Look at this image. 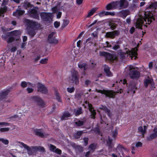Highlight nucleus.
Returning <instances> with one entry per match:
<instances>
[{
    "label": "nucleus",
    "mask_w": 157,
    "mask_h": 157,
    "mask_svg": "<svg viewBox=\"0 0 157 157\" xmlns=\"http://www.w3.org/2000/svg\"><path fill=\"white\" fill-rule=\"evenodd\" d=\"M91 153V151L90 150L89 151L87 152L85 155V156L86 157H88L89 156V155Z\"/></svg>",
    "instance_id": "obj_63"
},
{
    "label": "nucleus",
    "mask_w": 157,
    "mask_h": 157,
    "mask_svg": "<svg viewBox=\"0 0 157 157\" xmlns=\"http://www.w3.org/2000/svg\"><path fill=\"white\" fill-rule=\"evenodd\" d=\"M21 86L23 88H25L27 86V82L25 81L22 82L21 84Z\"/></svg>",
    "instance_id": "obj_50"
},
{
    "label": "nucleus",
    "mask_w": 157,
    "mask_h": 157,
    "mask_svg": "<svg viewBox=\"0 0 157 157\" xmlns=\"http://www.w3.org/2000/svg\"><path fill=\"white\" fill-rule=\"evenodd\" d=\"M117 6L119 5L120 9H125L127 8L128 6V2L127 0H120L119 1H117Z\"/></svg>",
    "instance_id": "obj_10"
},
{
    "label": "nucleus",
    "mask_w": 157,
    "mask_h": 157,
    "mask_svg": "<svg viewBox=\"0 0 157 157\" xmlns=\"http://www.w3.org/2000/svg\"><path fill=\"white\" fill-rule=\"evenodd\" d=\"M21 34V32L19 30H14L10 32L6 33L4 35H3L2 36V39L4 40L7 39V36H19Z\"/></svg>",
    "instance_id": "obj_7"
},
{
    "label": "nucleus",
    "mask_w": 157,
    "mask_h": 157,
    "mask_svg": "<svg viewBox=\"0 0 157 157\" xmlns=\"http://www.w3.org/2000/svg\"><path fill=\"white\" fill-rule=\"evenodd\" d=\"M113 140L109 136L108 137V140L107 141V144L109 147V151L111 150L113 146V144L112 143Z\"/></svg>",
    "instance_id": "obj_27"
},
{
    "label": "nucleus",
    "mask_w": 157,
    "mask_h": 157,
    "mask_svg": "<svg viewBox=\"0 0 157 157\" xmlns=\"http://www.w3.org/2000/svg\"><path fill=\"white\" fill-rule=\"evenodd\" d=\"M75 89L74 87L71 88H68L67 89V91L69 93H72L75 90Z\"/></svg>",
    "instance_id": "obj_48"
},
{
    "label": "nucleus",
    "mask_w": 157,
    "mask_h": 157,
    "mask_svg": "<svg viewBox=\"0 0 157 157\" xmlns=\"http://www.w3.org/2000/svg\"><path fill=\"white\" fill-rule=\"evenodd\" d=\"M99 55L105 57L107 59L113 61L117 59V57L114 55L106 52H100Z\"/></svg>",
    "instance_id": "obj_6"
},
{
    "label": "nucleus",
    "mask_w": 157,
    "mask_h": 157,
    "mask_svg": "<svg viewBox=\"0 0 157 157\" xmlns=\"http://www.w3.org/2000/svg\"><path fill=\"white\" fill-rule=\"evenodd\" d=\"M78 75V72L76 71L73 70L71 71V79L76 85H77L79 83V77Z\"/></svg>",
    "instance_id": "obj_8"
},
{
    "label": "nucleus",
    "mask_w": 157,
    "mask_h": 157,
    "mask_svg": "<svg viewBox=\"0 0 157 157\" xmlns=\"http://www.w3.org/2000/svg\"><path fill=\"white\" fill-rule=\"evenodd\" d=\"M83 147L79 145H78L76 146V149L78 152H82L83 150Z\"/></svg>",
    "instance_id": "obj_42"
},
{
    "label": "nucleus",
    "mask_w": 157,
    "mask_h": 157,
    "mask_svg": "<svg viewBox=\"0 0 157 157\" xmlns=\"http://www.w3.org/2000/svg\"><path fill=\"white\" fill-rule=\"evenodd\" d=\"M104 71L107 76H111L112 74L110 71L109 67L106 65H105L104 67Z\"/></svg>",
    "instance_id": "obj_26"
},
{
    "label": "nucleus",
    "mask_w": 157,
    "mask_h": 157,
    "mask_svg": "<svg viewBox=\"0 0 157 157\" xmlns=\"http://www.w3.org/2000/svg\"><path fill=\"white\" fill-rule=\"evenodd\" d=\"M120 48V46L118 45H116L114 46L113 47V49L114 50L119 49Z\"/></svg>",
    "instance_id": "obj_56"
},
{
    "label": "nucleus",
    "mask_w": 157,
    "mask_h": 157,
    "mask_svg": "<svg viewBox=\"0 0 157 157\" xmlns=\"http://www.w3.org/2000/svg\"><path fill=\"white\" fill-rule=\"evenodd\" d=\"M7 10V8L6 7H4L3 8H1L0 9V17L2 16L4 17V16L3 14Z\"/></svg>",
    "instance_id": "obj_35"
},
{
    "label": "nucleus",
    "mask_w": 157,
    "mask_h": 157,
    "mask_svg": "<svg viewBox=\"0 0 157 157\" xmlns=\"http://www.w3.org/2000/svg\"><path fill=\"white\" fill-rule=\"evenodd\" d=\"M142 143L140 142H139L136 143V147H141L142 146Z\"/></svg>",
    "instance_id": "obj_59"
},
{
    "label": "nucleus",
    "mask_w": 157,
    "mask_h": 157,
    "mask_svg": "<svg viewBox=\"0 0 157 157\" xmlns=\"http://www.w3.org/2000/svg\"><path fill=\"white\" fill-rule=\"evenodd\" d=\"M96 145L95 144H92L90 145L89 148L90 149V150L91 151V153L94 151L96 148Z\"/></svg>",
    "instance_id": "obj_38"
},
{
    "label": "nucleus",
    "mask_w": 157,
    "mask_h": 157,
    "mask_svg": "<svg viewBox=\"0 0 157 157\" xmlns=\"http://www.w3.org/2000/svg\"><path fill=\"white\" fill-rule=\"evenodd\" d=\"M117 149H121L122 148L124 149V148L123 146L122 145L119 144L117 146Z\"/></svg>",
    "instance_id": "obj_62"
},
{
    "label": "nucleus",
    "mask_w": 157,
    "mask_h": 157,
    "mask_svg": "<svg viewBox=\"0 0 157 157\" xmlns=\"http://www.w3.org/2000/svg\"><path fill=\"white\" fill-rule=\"evenodd\" d=\"M31 147L33 149V151H34V153L38 151V146H32Z\"/></svg>",
    "instance_id": "obj_49"
},
{
    "label": "nucleus",
    "mask_w": 157,
    "mask_h": 157,
    "mask_svg": "<svg viewBox=\"0 0 157 157\" xmlns=\"http://www.w3.org/2000/svg\"><path fill=\"white\" fill-rule=\"evenodd\" d=\"M120 32L119 30H115L113 31L107 32L105 35L106 38H109L111 39H113L115 36H118Z\"/></svg>",
    "instance_id": "obj_9"
},
{
    "label": "nucleus",
    "mask_w": 157,
    "mask_h": 157,
    "mask_svg": "<svg viewBox=\"0 0 157 157\" xmlns=\"http://www.w3.org/2000/svg\"><path fill=\"white\" fill-rule=\"evenodd\" d=\"M71 114L68 112H65L63 114V115L61 117V119L62 120L66 119L67 118L70 117Z\"/></svg>",
    "instance_id": "obj_28"
},
{
    "label": "nucleus",
    "mask_w": 157,
    "mask_h": 157,
    "mask_svg": "<svg viewBox=\"0 0 157 157\" xmlns=\"http://www.w3.org/2000/svg\"><path fill=\"white\" fill-rule=\"evenodd\" d=\"M51 14L50 13L43 12L40 13L41 17L46 21H49L51 20Z\"/></svg>",
    "instance_id": "obj_15"
},
{
    "label": "nucleus",
    "mask_w": 157,
    "mask_h": 157,
    "mask_svg": "<svg viewBox=\"0 0 157 157\" xmlns=\"http://www.w3.org/2000/svg\"><path fill=\"white\" fill-rule=\"evenodd\" d=\"M34 132L36 135L41 137L44 136V132L41 129H36L34 130Z\"/></svg>",
    "instance_id": "obj_23"
},
{
    "label": "nucleus",
    "mask_w": 157,
    "mask_h": 157,
    "mask_svg": "<svg viewBox=\"0 0 157 157\" xmlns=\"http://www.w3.org/2000/svg\"><path fill=\"white\" fill-rule=\"evenodd\" d=\"M106 44L105 45H106L105 46V47H109V48H111L112 47V45L111 44H110L109 43L108 41H107L105 43Z\"/></svg>",
    "instance_id": "obj_58"
},
{
    "label": "nucleus",
    "mask_w": 157,
    "mask_h": 157,
    "mask_svg": "<svg viewBox=\"0 0 157 157\" xmlns=\"http://www.w3.org/2000/svg\"><path fill=\"white\" fill-rule=\"evenodd\" d=\"M83 131H79L77 132L74 134V136L76 139H78L80 138L81 136L83 133Z\"/></svg>",
    "instance_id": "obj_31"
},
{
    "label": "nucleus",
    "mask_w": 157,
    "mask_h": 157,
    "mask_svg": "<svg viewBox=\"0 0 157 157\" xmlns=\"http://www.w3.org/2000/svg\"><path fill=\"white\" fill-rule=\"evenodd\" d=\"M56 100L59 102H61V98L59 97V94L56 93Z\"/></svg>",
    "instance_id": "obj_47"
},
{
    "label": "nucleus",
    "mask_w": 157,
    "mask_h": 157,
    "mask_svg": "<svg viewBox=\"0 0 157 157\" xmlns=\"http://www.w3.org/2000/svg\"><path fill=\"white\" fill-rule=\"evenodd\" d=\"M115 15V13L114 12H109L105 11V15H111L114 16Z\"/></svg>",
    "instance_id": "obj_52"
},
{
    "label": "nucleus",
    "mask_w": 157,
    "mask_h": 157,
    "mask_svg": "<svg viewBox=\"0 0 157 157\" xmlns=\"http://www.w3.org/2000/svg\"><path fill=\"white\" fill-rule=\"evenodd\" d=\"M24 22L27 25L26 29L28 34L32 37L36 33L33 28L36 25V23L28 19H25Z\"/></svg>",
    "instance_id": "obj_2"
},
{
    "label": "nucleus",
    "mask_w": 157,
    "mask_h": 157,
    "mask_svg": "<svg viewBox=\"0 0 157 157\" xmlns=\"http://www.w3.org/2000/svg\"><path fill=\"white\" fill-rule=\"evenodd\" d=\"M69 21L68 20L64 19L63 20V22L62 24L61 28L63 29L66 27L69 23Z\"/></svg>",
    "instance_id": "obj_36"
},
{
    "label": "nucleus",
    "mask_w": 157,
    "mask_h": 157,
    "mask_svg": "<svg viewBox=\"0 0 157 157\" xmlns=\"http://www.w3.org/2000/svg\"><path fill=\"white\" fill-rule=\"evenodd\" d=\"M137 89V87H136V83L134 82H131L129 86L128 91V92L129 93V91H133V93L134 94L135 93V90Z\"/></svg>",
    "instance_id": "obj_16"
},
{
    "label": "nucleus",
    "mask_w": 157,
    "mask_h": 157,
    "mask_svg": "<svg viewBox=\"0 0 157 157\" xmlns=\"http://www.w3.org/2000/svg\"><path fill=\"white\" fill-rule=\"evenodd\" d=\"M37 90L38 91L43 94H46L48 92L47 88L44 85L40 83L38 84Z\"/></svg>",
    "instance_id": "obj_12"
},
{
    "label": "nucleus",
    "mask_w": 157,
    "mask_h": 157,
    "mask_svg": "<svg viewBox=\"0 0 157 157\" xmlns=\"http://www.w3.org/2000/svg\"><path fill=\"white\" fill-rule=\"evenodd\" d=\"M38 10L39 8L38 7H35L34 8L30 9L28 11V14L31 17L38 19H39L37 12V10Z\"/></svg>",
    "instance_id": "obj_5"
},
{
    "label": "nucleus",
    "mask_w": 157,
    "mask_h": 157,
    "mask_svg": "<svg viewBox=\"0 0 157 157\" xmlns=\"http://www.w3.org/2000/svg\"><path fill=\"white\" fill-rule=\"evenodd\" d=\"M55 33L52 32L49 34L48 36V40L49 43L51 44H57L58 42V40L56 39L54 35Z\"/></svg>",
    "instance_id": "obj_13"
},
{
    "label": "nucleus",
    "mask_w": 157,
    "mask_h": 157,
    "mask_svg": "<svg viewBox=\"0 0 157 157\" xmlns=\"http://www.w3.org/2000/svg\"><path fill=\"white\" fill-rule=\"evenodd\" d=\"M85 85L86 86H87L90 83V81L88 80H85Z\"/></svg>",
    "instance_id": "obj_54"
},
{
    "label": "nucleus",
    "mask_w": 157,
    "mask_h": 157,
    "mask_svg": "<svg viewBox=\"0 0 157 157\" xmlns=\"http://www.w3.org/2000/svg\"><path fill=\"white\" fill-rule=\"evenodd\" d=\"M10 88L7 89L0 93V99H1L5 98L9 93L10 92Z\"/></svg>",
    "instance_id": "obj_20"
},
{
    "label": "nucleus",
    "mask_w": 157,
    "mask_h": 157,
    "mask_svg": "<svg viewBox=\"0 0 157 157\" xmlns=\"http://www.w3.org/2000/svg\"><path fill=\"white\" fill-rule=\"evenodd\" d=\"M17 50V48L16 47H13L11 48V52H14L15 51H16Z\"/></svg>",
    "instance_id": "obj_64"
},
{
    "label": "nucleus",
    "mask_w": 157,
    "mask_h": 157,
    "mask_svg": "<svg viewBox=\"0 0 157 157\" xmlns=\"http://www.w3.org/2000/svg\"><path fill=\"white\" fill-rule=\"evenodd\" d=\"M33 100L37 104L41 106H43L44 105L43 100L40 98L38 97H34Z\"/></svg>",
    "instance_id": "obj_21"
},
{
    "label": "nucleus",
    "mask_w": 157,
    "mask_h": 157,
    "mask_svg": "<svg viewBox=\"0 0 157 157\" xmlns=\"http://www.w3.org/2000/svg\"><path fill=\"white\" fill-rule=\"evenodd\" d=\"M23 6L26 9H27L29 8H31L33 7V5L31 4L29 2H25Z\"/></svg>",
    "instance_id": "obj_34"
},
{
    "label": "nucleus",
    "mask_w": 157,
    "mask_h": 157,
    "mask_svg": "<svg viewBox=\"0 0 157 157\" xmlns=\"http://www.w3.org/2000/svg\"><path fill=\"white\" fill-rule=\"evenodd\" d=\"M98 15L100 17H102L105 15V11H102L98 14Z\"/></svg>",
    "instance_id": "obj_53"
},
{
    "label": "nucleus",
    "mask_w": 157,
    "mask_h": 157,
    "mask_svg": "<svg viewBox=\"0 0 157 157\" xmlns=\"http://www.w3.org/2000/svg\"><path fill=\"white\" fill-rule=\"evenodd\" d=\"M153 133L147 137V140H151L157 137V127L155 128L153 130Z\"/></svg>",
    "instance_id": "obj_17"
},
{
    "label": "nucleus",
    "mask_w": 157,
    "mask_h": 157,
    "mask_svg": "<svg viewBox=\"0 0 157 157\" xmlns=\"http://www.w3.org/2000/svg\"><path fill=\"white\" fill-rule=\"evenodd\" d=\"M98 8L97 7L93 8L88 13L87 15L86 16L87 17H90L92 15L98 10Z\"/></svg>",
    "instance_id": "obj_30"
},
{
    "label": "nucleus",
    "mask_w": 157,
    "mask_h": 157,
    "mask_svg": "<svg viewBox=\"0 0 157 157\" xmlns=\"http://www.w3.org/2000/svg\"><path fill=\"white\" fill-rule=\"evenodd\" d=\"M48 61V59L46 58L45 59H41L40 61V62L41 64H44L47 63Z\"/></svg>",
    "instance_id": "obj_45"
},
{
    "label": "nucleus",
    "mask_w": 157,
    "mask_h": 157,
    "mask_svg": "<svg viewBox=\"0 0 157 157\" xmlns=\"http://www.w3.org/2000/svg\"><path fill=\"white\" fill-rule=\"evenodd\" d=\"M117 130L113 132L112 136L113 137L115 138L117 136Z\"/></svg>",
    "instance_id": "obj_57"
},
{
    "label": "nucleus",
    "mask_w": 157,
    "mask_h": 157,
    "mask_svg": "<svg viewBox=\"0 0 157 157\" xmlns=\"http://www.w3.org/2000/svg\"><path fill=\"white\" fill-rule=\"evenodd\" d=\"M100 109L104 111L106 113H107L109 117H111L112 114L110 111L106 106L101 105L100 108Z\"/></svg>",
    "instance_id": "obj_24"
},
{
    "label": "nucleus",
    "mask_w": 157,
    "mask_h": 157,
    "mask_svg": "<svg viewBox=\"0 0 157 157\" xmlns=\"http://www.w3.org/2000/svg\"><path fill=\"white\" fill-rule=\"evenodd\" d=\"M157 8V2L151 3L147 8L145 12V17L139 18L136 23V28L142 29V25L144 23V21L146 22V24H150L153 21L155 20L153 17V14L155 10Z\"/></svg>",
    "instance_id": "obj_1"
},
{
    "label": "nucleus",
    "mask_w": 157,
    "mask_h": 157,
    "mask_svg": "<svg viewBox=\"0 0 157 157\" xmlns=\"http://www.w3.org/2000/svg\"><path fill=\"white\" fill-rule=\"evenodd\" d=\"M85 122L86 121L85 120L82 121L79 120L78 121L76 122L75 123L77 126H81L83 125Z\"/></svg>",
    "instance_id": "obj_37"
},
{
    "label": "nucleus",
    "mask_w": 157,
    "mask_h": 157,
    "mask_svg": "<svg viewBox=\"0 0 157 157\" xmlns=\"http://www.w3.org/2000/svg\"><path fill=\"white\" fill-rule=\"evenodd\" d=\"M24 13V10H17L16 12L13 13V14L14 16L18 17L22 15Z\"/></svg>",
    "instance_id": "obj_25"
},
{
    "label": "nucleus",
    "mask_w": 157,
    "mask_h": 157,
    "mask_svg": "<svg viewBox=\"0 0 157 157\" xmlns=\"http://www.w3.org/2000/svg\"><path fill=\"white\" fill-rule=\"evenodd\" d=\"M78 67L81 69H83L84 70H86L88 68V65L85 63L78 65Z\"/></svg>",
    "instance_id": "obj_33"
},
{
    "label": "nucleus",
    "mask_w": 157,
    "mask_h": 157,
    "mask_svg": "<svg viewBox=\"0 0 157 157\" xmlns=\"http://www.w3.org/2000/svg\"><path fill=\"white\" fill-rule=\"evenodd\" d=\"M27 90L28 92V93H31L33 91V89L31 88H28L27 89Z\"/></svg>",
    "instance_id": "obj_61"
},
{
    "label": "nucleus",
    "mask_w": 157,
    "mask_h": 157,
    "mask_svg": "<svg viewBox=\"0 0 157 157\" xmlns=\"http://www.w3.org/2000/svg\"><path fill=\"white\" fill-rule=\"evenodd\" d=\"M96 92L101 93L103 94H104L106 97H109V98H114L116 95V93L117 92H115L112 90H98L96 89Z\"/></svg>",
    "instance_id": "obj_3"
},
{
    "label": "nucleus",
    "mask_w": 157,
    "mask_h": 157,
    "mask_svg": "<svg viewBox=\"0 0 157 157\" xmlns=\"http://www.w3.org/2000/svg\"><path fill=\"white\" fill-rule=\"evenodd\" d=\"M148 84H150L152 86H154L153 80L151 78H147L144 81V85L145 87H147Z\"/></svg>",
    "instance_id": "obj_22"
},
{
    "label": "nucleus",
    "mask_w": 157,
    "mask_h": 157,
    "mask_svg": "<svg viewBox=\"0 0 157 157\" xmlns=\"http://www.w3.org/2000/svg\"><path fill=\"white\" fill-rule=\"evenodd\" d=\"M83 140L84 141V146H86L88 144V138L86 137H84L83 139Z\"/></svg>",
    "instance_id": "obj_51"
},
{
    "label": "nucleus",
    "mask_w": 157,
    "mask_h": 157,
    "mask_svg": "<svg viewBox=\"0 0 157 157\" xmlns=\"http://www.w3.org/2000/svg\"><path fill=\"white\" fill-rule=\"evenodd\" d=\"M50 150L54 151V150L56 149V147L54 145L51 144L50 145Z\"/></svg>",
    "instance_id": "obj_60"
},
{
    "label": "nucleus",
    "mask_w": 157,
    "mask_h": 157,
    "mask_svg": "<svg viewBox=\"0 0 157 157\" xmlns=\"http://www.w3.org/2000/svg\"><path fill=\"white\" fill-rule=\"evenodd\" d=\"M0 141L5 145H8L9 143V141L8 140L3 138H0Z\"/></svg>",
    "instance_id": "obj_39"
},
{
    "label": "nucleus",
    "mask_w": 157,
    "mask_h": 157,
    "mask_svg": "<svg viewBox=\"0 0 157 157\" xmlns=\"http://www.w3.org/2000/svg\"><path fill=\"white\" fill-rule=\"evenodd\" d=\"M109 25L110 26V28L113 30L116 28L117 25L115 23H110L109 24Z\"/></svg>",
    "instance_id": "obj_41"
},
{
    "label": "nucleus",
    "mask_w": 157,
    "mask_h": 157,
    "mask_svg": "<svg viewBox=\"0 0 157 157\" xmlns=\"http://www.w3.org/2000/svg\"><path fill=\"white\" fill-rule=\"evenodd\" d=\"M117 3L116 2H112L108 4L106 6V9L107 10H110L116 8L117 6Z\"/></svg>",
    "instance_id": "obj_19"
},
{
    "label": "nucleus",
    "mask_w": 157,
    "mask_h": 157,
    "mask_svg": "<svg viewBox=\"0 0 157 157\" xmlns=\"http://www.w3.org/2000/svg\"><path fill=\"white\" fill-rule=\"evenodd\" d=\"M60 23L57 21H56L54 23V26L56 28H58L60 25Z\"/></svg>",
    "instance_id": "obj_55"
},
{
    "label": "nucleus",
    "mask_w": 157,
    "mask_h": 157,
    "mask_svg": "<svg viewBox=\"0 0 157 157\" xmlns=\"http://www.w3.org/2000/svg\"><path fill=\"white\" fill-rule=\"evenodd\" d=\"M137 50V48L136 49L135 48L133 49L131 51H129V54L130 55H131L133 56H135L136 57V56L137 55V52H136ZM136 58V57H135V59Z\"/></svg>",
    "instance_id": "obj_32"
},
{
    "label": "nucleus",
    "mask_w": 157,
    "mask_h": 157,
    "mask_svg": "<svg viewBox=\"0 0 157 157\" xmlns=\"http://www.w3.org/2000/svg\"><path fill=\"white\" fill-rule=\"evenodd\" d=\"M138 130L140 132V133L142 135L143 137H144V135L145 133V130H144L142 126H140L138 128Z\"/></svg>",
    "instance_id": "obj_40"
},
{
    "label": "nucleus",
    "mask_w": 157,
    "mask_h": 157,
    "mask_svg": "<svg viewBox=\"0 0 157 157\" xmlns=\"http://www.w3.org/2000/svg\"><path fill=\"white\" fill-rule=\"evenodd\" d=\"M86 104H87L89 110L91 113V117L92 118L94 119L96 114V112L95 110L93 109L92 105L90 104L87 101L85 102Z\"/></svg>",
    "instance_id": "obj_14"
},
{
    "label": "nucleus",
    "mask_w": 157,
    "mask_h": 157,
    "mask_svg": "<svg viewBox=\"0 0 157 157\" xmlns=\"http://www.w3.org/2000/svg\"><path fill=\"white\" fill-rule=\"evenodd\" d=\"M130 11L128 9L122 10L117 13L118 16L125 19L126 17L130 14Z\"/></svg>",
    "instance_id": "obj_11"
},
{
    "label": "nucleus",
    "mask_w": 157,
    "mask_h": 157,
    "mask_svg": "<svg viewBox=\"0 0 157 157\" xmlns=\"http://www.w3.org/2000/svg\"><path fill=\"white\" fill-rule=\"evenodd\" d=\"M129 75L131 78H137L140 77V73L138 71L136 70L133 67H130L129 68Z\"/></svg>",
    "instance_id": "obj_4"
},
{
    "label": "nucleus",
    "mask_w": 157,
    "mask_h": 157,
    "mask_svg": "<svg viewBox=\"0 0 157 157\" xmlns=\"http://www.w3.org/2000/svg\"><path fill=\"white\" fill-rule=\"evenodd\" d=\"M21 144L26 149L29 155L30 156L33 154L34 152L33 151V149L31 147H29L27 145L24 144L23 143H21Z\"/></svg>",
    "instance_id": "obj_18"
},
{
    "label": "nucleus",
    "mask_w": 157,
    "mask_h": 157,
    "mask_svg": "<svg viewBox=\"0 0 157 157\" xmlns=\"http://www.w3.org/2000/svg\"><path fill=\"white\" fill-rule=\"evenodd\" d=\"M74 112L76 116H78L82 113L83 111L82 108L81 107H79L78 109H74Z\"/></svg>",
    "instance_id": "obj_29"
},
{
    "label": "nucleus",
    "mask_w": 157,
    "mask_h": 157,
    "mask_svg": "<svg viewBox=\"0 0 157 157\" xmlns=\"http://www.w3.org/2000/svg\"><path fill=\"white\" fill-rule=\"evenodd\" d=\"M38 151H41L42 152H45V150L44 148L41 146H38Z\"/></svg>",
    "instance_id": "obj_46"
},
{
    "label": "nucleus",
    "mask_w": 157,
    "mask_h": 157,
    "mask_svg": "<svg viewBox=\"0 0 157 157\" xmlns=\"http://www.w3.org/2000/svg\"><path fill=\"white\" fill-rule=\"evenodd\" d=\"M15 39V38L13 36H10L8 39L7 40V42L8 43H11Z\"/></svg>",
    "instance_id": "obj_44"
},
{
    "label": "nucleus",
    "mask_w": 157,
    "mask_h": 157,
    "mask_svg": "<svg viewBox=\"0 0 157 157\" xmlns=\"http://www.w3.org/2000/svg\"><path fill=\"white\" fill-rule=\"evenodd\" d=\"M9 128H0V131L1 132H8L9 130Z\"/></svg>",
    "instance_id": "obj_43"
}]
</instances>
